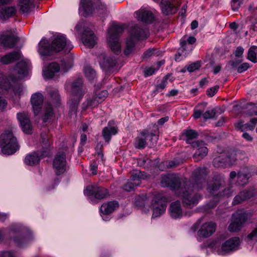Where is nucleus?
I'll list each match as a JSON object with an SVG mask.
<instances>
[{
  "mask_svg": "<svg viewBox=\"0 0 257 257\" xmlns=\"http://www.w3.org/2000/svg\"><path fill=\"white\" fill-rule=\"evenodd\" d=\"M122 26L113 24L108 30L107 41L111 51L115 54L121 52V45L119 42V35L123 32Z\"/></svg>",
  "mask_w": 257,
  "mask_h": 257,
  "instance_id": "423d86ee",
  "label": "nucleus"
},
{
  "mask_svg": "<svg viewBox=\"0 0 257 257\" xmlns=\"http://www.w3.org/2000/svg\"><path fill=\"white\" fill-rule=\"evenodd\" d=\"M81 40L83 44L90 48H93L96 43V37L88 28H84Z\"/></svg>",
  "mask_w": 257,
  "mask_h": 257,
  "instance_id": "aec40b11",
  "label": "nucleus"
},
{
  "mask_svg": "<svg viewBox=\"0 0 257 257\" xmlns=\"http://www.w3.org/2000/svg\"><path fill=\"white\" fill-rule=\"evenodd\" d=\"M83 81L82 78H78L73 81L71 85V95L68 102L69 106L70 112L75 114L80 100L85 92V89L83 85Z\"/></svg>",
  "mask_w": 257,
  "mask_h": 257,
  "instance_id": "7ed1b4c3",
  "label": "nucleus"
},
{
  "mask_svg": "<svg viewBox=\"0 0 257 257\" xmlns=\"http://www.w3.org/2000/svg\"><path fill=\"white\" fill-rule=\"evenodd\" d=\"M102 147V145L101 143L98 144L96 147V153L97 154L98 157L100 158L103 161V155L101 150Z\"/></svg>",
  "mask_w": 257,
  "mask_h": 257,
  "instance_id": "6e6d98bb",
  "label": "nucleus"
},
{
  "mask_svg": "<svg viewBox=\"0 0 257 257\" xmlns=\"http://www.w3.org/2000/svg\"><path fill=\"white\" fill-rule=\"evenodd\" d=\"M16 9L15 7H0V17L4 19H9L15 15Z\"/></svg>",
  "mask_w": 257,
  "mask_h": 257,
  "instance_id": "f704fd0d",
  "label": "nucleus"
},
{
  "mask_svg": "<svg viewBox=\"0 0 257 257\" xmlns=\"http://www.w3.org/2000/svg\"><path fill=\"white\" fill-rule=\"evenodd\" d=\"M40 141L45 145V147H43V150H48L49 153L50 149L48 148L50 146V143L49 142V139L46 134H41Z\"/></svg>",
  "mask_w": 257,
  "mask_h": 257,
  "instance_id": "c03bdc74",
  "label": "nucleus"
},
{
  "mask_svg": "<svg viewBox=\"0 0 257 257\" xmlns=\"http://www.w3.org/2000/svg\"><path fill=\"white\" fill-rule=\"evenodd\" d=\"M200 66V63L199 62H196L189 65L187 67V69L189 72H192L199 69Z\"/></svg>",
  "mask_w": 257,
  "mask_h": 257,
  "instance_id": "8fccbe9b",
  "label": "nucleus"
},
{
  "mask_svg": "<svg viewBox=\"0 0 257 257\" xmlns=\"http://www.w3.org/2000/svg\"><path fill=\"white\" fill-rule=\"evenodd\" d=\"M1 257H14V253L12 251H5L2 252Z\"/></svg>",
  "mask_w": 257,
  "mask_h": 257,
  "instance_id": "774afa93",
  "label": "nucleus"
},
{
  "mask_svg": "<svg viewBox=\"0 0 257 257\" xmlns=\"http://www.w3.org/2000/svg\"><path fill=\"white\" fill-rule=\"evenodd\" d=\"M49 156L48 150L36 151L28 154L24 160L25 163L30 166H35L38 165L41 159Z\"/></svg>",
  "mask_w": 257,
  "mask_h": 257,
  "instance_id": "4468645a",
  "label": "nucleus"
},
{
  "mask_svg": "<svg viewBox=\"0 0 257 257\" xmlns=\"http://www.w3.org/2000/svg\"><path fill=\"white\" fill-rule=\"evenodd\" d=\"M97 164L95 161H94L90 165V170L93 175H96L97 173Z\"/></svg>",
  "mask_w": 257,
  "mask_h": 257,
  "instance_id": "69168bd1",
  "label": "nucleus"
},
{
  "mask_svg": "<svg viewBox=\"0 0 257 257\" xmlns=\"http://www.w3.org/2000/svg\"><path fill=\"white\" fill-rule=\"evenodd\" d=\"M118 203L116 201H108L104 203L100 206V211L104 215H108L113 212L118 207Z\"/></svg>",
  "mask_w": 257,
  "mask_h": 257,
  "instance_id": "c85d7f7f",
  "label": "nucleus"
},
{
  "mask_svg": "<svg viewBox=\"0 0 257 257\" xmlns=\"http://www.w3.org/2000/svg\"><path fill=\"white\" fill-rule=\"evenodd\" d=\"M230 159L228 156L221 155L215 158L213 160V165L215 167L224 168L231 164Z\"/></svg>",
  "mask_w": 257,
  "mask_h": 257,
  "instance_id": "2f4dec72",
  "label": "nucleus"
},
{
  "mask_svg": "<svg viewBox=\"0 0 257 257\" xmlns=\"http://www.w3.org/2000/svg\"><path fill=\"white\" fill-rule=\"evenodd\" d=\"M248 219V215L245 211H237L233 214L232 221L228 226V230L231 232L239 231Z\"/></svg>",
  "mask_w": 257,
  "mask_h": 257,
  "instance_id": "9b49d317",
  "label": "nucleus"
},
{
  "mask_svg": "<svg viewBox=\"0 0 257 257\" xmlns=\"http://www.w3.org/2000/svg\"><path fill=\"white\" fill-rule=\"evenodd\" d=\"M205 145V142L203 141L197 140L192 143V147L197 149L193 156L195 161H201L208 154V150Z\"/></svg>",
  "mask_w": 257,
  "mask_h": 257,
  "instance_id": "f3484780",
  "label": "nucleus"
},
{
  "mask_svg": "<svg viewBox=\"0 0 257 257\" xmlns=\"http://www.w3.org/2000/svg\"><path fill=\"white\" fill-rule=\"evenodd\" d=\"M147 198L146 195L139 196L136 197L135 205L139 208L144 207L146 203Z\"/></svg>",
  "mask_w": 257,
  "mask_h": 257,
  "instance_id": "79ce46f5",
  "label": "nucleus"
},
{
  "mask_svg": "<svg viewBox=\"0 0 257 257\" xmlns=\"http://www.w3.org/2000/svg\"><path fill=\"white\" fill-rule=\"evenodd\" d=\"M17 116L24 133L28 135L31 134L32 125L28 113L19 112L17 113Z\"/></svg>",
  "mask_w": 257,
  "mask_h": 257,
  "instance_id": "6ab92c4d",
  "label": "nucleus"
},
{
  "mask_svg": "<svg viewBox=\"0 0 257 257\" xmlns=\"http://www.w3.org/2000/svg\"><path fill=\"white\" fill-rule=\"evenodd\" d=\"M257 236V227L254 229L251 233L248 234L247 236L248 240H252Z\"/></svg>",
  "mask_w": 257,
  "mask_h": 257,
  "instance_id": "052dcab7",
  "label": "nucleus"
},
{
  "mask_svg": "<svg viewBox=\"0 0 257 257\" xmlns=\"http://www.w3.org/2000/svg\"><path fill=\"white\" fill-rule=\"evenodd\" d=\"M55 172L57 175L64 173L66 171V156L63 152H58L55 156L53 163Z\"/></svg>",
  "mask_w": 257,
  "mask_h": 257,
  "instance_id": "2eb2a0df",
  "label": "nucleus"
},
{
  "mask_svg": "<svg viewBox=\"0 0 257 257\" xmlns=\"http://www.w3.org/2000/svg\"><path fill=\"white\" fill-rule=\"evenodd\" d=\"M219 89V86L215 85L207 90L206 94L210 97L213 96Z\"/></svg>",
  "mask_w": 257,
  "mask_h": 257,
  "instance_id": "3c124183",
  "label": "nucleus"
},
{
  "mask_svg": "<svg viewBox=\"0 0 257 257\" xmlns=\"http://www.w3.org/2000/svg\"><path fill=\"white\" fill-rule=\"evenodd\" d=\"M216 114V111L214 109L206 110L203 114L205 119L212 118Z\"/></svg>",
  "mask_w": 257,
  "mask_h": 257,
  "instance_id": "09e8293b",
  "label": "nucleus"
},
{
  "mask_svg": "<svg viewBox=\"0 0 257 257\" xmlns=\"http://www.w3.org/2000/svg\"><path fill=\"white\" fill-rule=\"evenodd\" d=\"M18 41V38L12 34L2 35L0 37V44L5 47L14 48Z\"/></svg>",
  "mask_w": 257,
  "mask_h": 257,
  "instance_id": "bb28decb",
  "label": "nucleus"
},
{
  "mask_svg": "<svg viewBox=\"0 0 257 257\" xmlns=\"http://www.w3.org/2000/svg\"><path fill=\"white\" fill-rule=\"evenodd\" d=\"M176 0H162L160 7L162 13L165 15H171L177 11L175 6L177 3Z\"/></svg>",
  "mask_w": 257,
  "mask_h": 257,
  "instance_id": "4be33fe9",
  "label": "nucleus"
},
{
  "mask_svg": "<svg viewBox=\"0 0 257 257\" xmlns=\"http://www.w3.org/2000/svg\"><path fill=\"white\" fill-rule=\"evenodd\" d=\"M27 68V63L23 60L19 62L16 66L17 73L22 76H24L26 74Z\"/></svg>",
  "mask_w": 257,
  "mask_h": 257,
  "instance_id": "4c0bfd02",
  "label": "nucleus"
},
{
  "mask_svg": "<svg viewBox=\"0 0 257 257\" xmlns=\"http://www.w3.org/2000/svg\"><path fill=\"white\" fill-rule=\"evenodd\" d=\"M147 177L146 173L144 172L135 170L133 172L129 181L132 182L135 186H138L140 185L142 180L145 179Z\"/></svg>",
  "mask_w": 257,
  "mask_h": 257,
  "instance_id": "7c9ffc66",
  "label": "nucleus"
},
{
  "mask_svg": "<svg viewBox=\"0 0 257 257\" xmlns=\"http://www.w3.org/2000/svg\"><path fill=\"white\" fill-rule=\"evenodd\" d=\"M53 114V108L51 104H48L46 108L45 114L43 116V119L44 122H46L48 119H50Z\"/></svg>",
  "mask_w": 257,
  "mask_h": 257,
  "instance_id": "49530a36",
  "label": "nucleus"
},
{
  "mask_svg": "<svg viewBox=\"0 0 257 257\" xmlns=\"http://www.w3.org/2000/svg\"><path fill=\"white\" fill-rule=\"evenodd\" d=\"M73 48V45L64 35L59 34L51 44L47 40L42 39L39 43L38 52L42 56H48L62 50L69 52Z\"/></svg>",
  "mask_w": 257,
  "mask_h": 257,
  "instance_id": "f03ea898",
  "label": "nucleus"
},
{
  "mask_svg": "<svg viewBox=\"0 0 257 257\" xmlns=\"http://www.w3.org/2000/svg\"><path fill=\"white\" fill-rule=\"evenodd\" d=\"M219 188V185L216 183H214L211 186L207 187L208 191L212 195V197L209 202L205 206V209L206 211L214 208L219 201L221 195L218 192Z\"/></svg>",
  "mask_w": 257,
  "mask_h": 257,
  "instance_id": "dca6fc26",
  "label": "nucleus"
},
{
  "mask_svg": "<svg viewBox=\"0 0 257 257\" xmlns=\"http://www.w3.org/2000/svg\"><path fill=\"white\" fill-rule=\"evenodd\" d=\"M117 133V129L114 126L109 125V122L107 126L103 128L102 132V136L105 141L108 143L112 135H115Z\"/></svg>",
  "mask_w": 257,
  "mask_h": 257,
  "instance_id": "72a5a7b5",
  "label": "nucleus"
},
{
  "mask_svg": "<svg viewBox=\"0 0 257 257\" xmlns=\"http://www.w3.org/2000/svg\"><path fill=\"white\" fill-rule=\"evenodd\" d=\"M100 103L99 100L96 96H92L87 98V100L82 104L83 109H86L88 108H93L97 106Z\"/></svg>",
  "mask_w": 257,
  "mask_h": 257,
  "instance_id": "c9c22d12",
  "label": "nucleus"
},
{
  "mask_svg": "<svg viewBox=\"0 0 257 257\" xmlns=\"http://www.w3.org/2000/svg\"><path fill=\"white\" fill-rule=\"evenodd\" d=\"M167 83L168 77L166 76L163 78L161 82L156 86L155 91L157 92L162 91L166 87Z\"/></svg>",
  "mask_w": 257,
  "mask_h": 257,
  "instance_id": "de8ad7c7",
  "label": "nucleus"
},
{
  "mask_svg": "<svg viewBox=\"0 0 257 257\" xmlns=\"http://www.w3.org/2000/svg\"><path fill=\"white\" fill-rule=\"evenodd\" d=\"M253 195L252 191L250 190H245L240 192L238 195L235 196L232 201L233 205H237L250 198Z\"/></svg>",
  "mask_w": 257,
  "mask_h": 257,
  "instance_id": "c756f323",
  "label": "nucleus"
},
{
  "mask_svg": "<svg viewBox=\"0 0 257 257\" xmlns=\"http://www.w3.org/2000/svg\"><path fill=\"white\" fill-rule=\"evenodd\" d=\"M49 95L52 102L57 105H59L60 100V96L58 91L56 89H53L49 91Z\"/></svg>",
  "mask_w": 257,
  "mask_h": 257,
  "instance_id": "a19ab883",
  "label": "nucleus"
},
{
  "mask_svg": "<svg viewBox=\"0 0 257 257\" xmlns=\"http://www.w3.org/2000/svg\"><path fill=\"white\" fill-rule=\"evenodd\" d=\"M84 71L85 76L89 81H92L95 79L96 72L91 67L86 66L84 68Z\"/></svg>",
  "mask_w": 257,
  "mask_h": 257,
  "instance_id": "37998d69",
  "label": "nucleus"
},
{
  "mask_svg": "<svg viewBox=\"0 0 257 257\" xmlns=\"http://www.w3.org/2000/svg\"><path fill=\"white\" fill-rule=\"evenodd\" d=\"M158 136L148 130H143L135 139L134 146L139 149H143L147 146L152 148L155 146Z\"/></svg>",
  "mask_w": 257,
  "mask_h": 257,
  "instance_id": "0eeeda50",
  "label": "nucleus"
},
{
  "mask_svg": "<svg viewBox=\"0 0 257 257\" xmlns=\"http://www.w3.org/2000/svg\"><path fill=\"white\" fill-rule=\"evenodd\" d=\"M247 175L241 172L237 173V182L239 185H243L247 182Z\"/></svg>",
  "mask_w": 257,
  "mask_h": 257,
  "instance_id": "a18cd8bd",
  "label": "nucleus"
},
{
  "mask_svg": "<svg viewBox=\"0 0 257 257\" xmlns=\"http://www.w3.org/2000/svg\"><path fill=\"white\" fill-rule=\"evenodd\" d=\"M0 146L2 153L8 155L15 153L19 148L16 138L10 131H6L1 135Z\"/></svg>",
  "mask_w": 257,
  "mask_h": 257,
  "instance_id": "39448f33",
  "label": "nucleus"
},
{
  "mask_svg": "<svg viewBox=\"0 0 257 257\" xmlns=\"http://www.w3.org/2000/svg\"><path fill=\"white\" fill-rule=\"evenodd\" d=\"M216 224L210 222L202 224L198 231V235L200 237H208L211 235L216 229Z\"/></svg>",
  "mask_w": 257,
  "mask_h": 257,
  "instance_id": "5701e85b",
  "label": "nucleus"
},
{
  "mask_svg": "<svg viewBox=\"0 0 257 257\" xmlns=\"http://www.w3.org/2000/svg\"><path fill=\"white\" fill-rule=\"evenodd\" d=\"M247 109L246 114L249 111H256V109H257V106L256 104H254L252 103H248L246 105L245 107Z\"/></svg>",
  "mask_w": 257,
  "mask_h": 257,
  "instance_id": "13d9d810",
  "label": "nucleus"
},
{
  "mask_svg": "<svg viewBox=\"0 0 257 257\" xmlns=\"http://www.w3.org/2000/svg\"><path fill=\"white\" fill-rule=\"evenodd\" d=\"M250 66L248 63L245 62L240 64L238 67H237V72L241 73L246 70H247Z\"/></svg>",
  "mask_w": 257,
  "mask_h": 257,
  "instance_id": "5fc2aeb1",
  "label": "nucleus"
},
{
  "mask_svg": "<svg viewBox=\"0 0 257 257\" xmlns=\"http://www.w3.org/2000/svg\"><path fill=\"white\" fill-rule=\"evenodd\" d=\"M84 194L88 196H93L98 200L105 199L109 196L106 189L96 185L87 186L84 190Z\"/></svg>",
  "mask_w": 257,
  "mask_h": 257,
  "instance_id": "ddd939ff",
  "label": "nucleus"
},
{
  "mask_svg": "<svg viewBox=\"0 0 257 257\" xmlns=\"http://www.w3.org/2000/svg\"><path fill=\"white\" fill-rule=\"evenodd\" d=\"M20 53L14 51L7 54L1 58L0 61L4 64H8L20 59Z\"/></svg>",
  "mask_w": 257,
  "mask_h": 257,
  "instance_id": "473e14b6",
  "label": "nucleus"
},
{
  "mask_svg": "<svg viewBox=\"0 0 257 257\" xmlns=\"http://www.w3.org/2000/svg\"><path fill=\"white\" fill-rule=\"evenodd\" d=\"M73 64V59L69 57H66L61 61V67L64 71H68L71 68ZM60 70V66L56 62L50 63L47 67L43 70V75L45 78L51 79L53 78Z\"/></svg>",
  "mask_w": 257,
  "mask_h": 257,
  "instance_id": "6e6552de",
  "label": "nucleus"
},
{
  "mask_svg": "<svg viewBox=\"0 0 257 257\" xmlns=\"http://www.w3.org/2000/svg\"><path fill=\"white\" fill-rule=\"evenodd\" d=\"M196 41V38L193 36L187 37L184 36L180 40V47L177 53L175 55V59L176 61H180L185 58L193 50L192 45Z\"/></svg>",
  "mask_w": 257,
  "mask_h": 257,
  "instance_id": "9d476101",
  "label": "nucleus"
},
{
  "mask_svg": "<svg viewBox=\"0 0 257 257\" xmlns=\"http://www.w3.org/2000/svg\"><path fill=\"white\" fill-rule=\"evenodd\" d=\"M99 58L102 59L99 62L100 65L106 71H111L114 69V67L116 66L117 64V61L115 57L101 55Z\"/></svg>",
  "mask_w": 257,
  "mask_h": 257,
  "instance_id": "412c9836",
  "label": "nucleus"
},
{
  "mask_svg": "<svg viewBox=\"0 0 257 257\" xmlns=\"http://www.w3.org/2000/svg\"><path fill=\"white\" fill-rule=\"evenodd\" d=\"M130 37L126 40V47L124 50L125 55H130L134 50L135 41L144 40L148 37V32L138 25L130 27Z\"/></svg>",
  "mask_w": 257,
  "mask_h": 257,
  "instance_id": "20e7f679",
  "label": "nucleus"
},
{
  "mask_svg": "<svg viewBox=\"0 0 257 257\" xmlns=\"http://www.w3.org/2000/svg\"><path fill=\"white\" fill-rule=\"evenodd\" d=\"M207 173L206 168H196L192 173L190 181L185 182L184 187H181V179L175 174L163 176L161 184L173 191H179L184 206L191 209L197 205L202 198V196L195 190L202 188Z\"/></svg>",
  "mask_w": 257,
  "mask_h": 257,
  "instance_id": "f257e3e1",
  "label": "nucleus"
},
{
  "mask_svg": "<svg viewBox=\"0 0 257 257\" xmlns=\"http://www.w3.org/2000/svg\"><path fill=\"white\" fill-rule=\"evenodd\" d=\"M169 213L172 218L177 219L183 215L182 209L179 201L172 202L169 206Z\"/></svg>",
  "mask_w": 257,
  "mask_h": 257,
  "instance_id": "cd10ccee",
  "label": "nucleus"
},
{
  "mask_svg": "<svg viewBox=\"0 0 257 257\" xmlns=\"http://www.w3.org/2000/svg\"><path fill=\"white\" fill-rule=\"evenodd\" d=\"M168 168H172L178 166L180 164V162L177 160H173L169 162H166Z\"/></svg>",
  "mask_w": 257,
  "mask_h": 257,
  "instance_id": "e2e57ef3",
  "label": "nucleus"
},
{
  "mask_svg": "<svg viewBox=\"0 0 257 257\" xmlns=\"http://www.w3.org/2000/svg\"><path fill=\"white\" fill-rule=\"evenodd\" d=\"M135 187V184H134L132 182L128 181L123 186L122 188L124 191L130 192L134 189Z\"/></svg>",
  "mask_w": 257,
  "mask_h": 257,
  "instance_id": "864d4df0",
  "label": "nucleus"
},
{
  "mask_svg": "<svg viewBox=\"0 0 257 257\" xmlns=\"http://www.w3.org/2000/svg\"><path fill=\"white\" fill-rule=\"evenodd\" d=\"M246 58L254 63H257V46H252L249 48Z\"/></svg>",
  "mask_w": 257,
  "mask_h": 257,
  "instance_id": "58836bf2",
  "label": "nucleus"
},
{
  "mask_svg": "<svg viewBox=\"0 0 257 257\" xmlns=\"http://www.w3.org/2000/svg\"><path fill=\"white\" fill-rule=\"evenodd\" d=\"M108 92L106 90H103L101 92V93L99 94L97 97L98 99L101 101L104 100L107 96Z\"/></svg>",
  "mask_w": 257,
  "mask_h": 257,
  "instance_id": "338daca9",
  "label": "nucleus"
},
{
  "mask_svg": "<svg viewBox=\"0 0 257 257\" xmlns=\"http://www.w3.org/2000/svg\"><path fill=\"white\" fill-rule=\"evenodd\" d=\"M7 105L6 100L0 96V110H3Z\"/></svg>",
  "mask_w": 257,
  "mask_h": 257,
  "instance_id": "0e129e2a",
  "label": "nucleus"
},
{
  "mask_svg": "<svg viewBox=\"0 0 257 257\" xmlns=\"http://www.w3.org/2000/svg\"><path fill=\"white\" fill-rule=\"evenodd\" d=\"M240 243L239 237H234L229 239L222 244L221 250L219 251V254L224 255L226 253L237 250Z\"/></svg>",
  "mask_w": 257,
  "mask_h": 257,
  "instance_id": "a211bd4d",
  "label": "nucleus"
},
{
  "mask_svg": "<svg viewBox=\"0 0 257 257\" xmlns=\"http://www.w3.org/2000/svg\"><path fill=\"white\" fill-rule=\"evenodd\" d=\"M30 239L29 237L25 236L21 232H18L14 237V240L17 245L22 246L27 243Z\"/></svg>",
  "mask_w": 257,
  "mask_h": 257,
  "instance_id": "e433bc0d",
  "label": "nucleus"
},
{
  "mask_svg": "<svg viewBox=\"0 0 257 257\" xmlns=\"http://www.w3.org/2000/svg\"><path fill=\"white\" fill-rule=\"evenodd\" d=\"M80 5L83 11V16L86 17L93 13L102 15L106 11L105 5L100 0H81Z\"/></svg>",
  "mask_w": 257,
  "mask_h": 257,
  "instance_id": "1a4fd4ad",
  "label": "nucleus"
},
{
  "mask_svg": "<svg viewBox=\"0 0 257 257\" xmlns=\"http://www.w3.org/2000/svg\"><path fill=\"white\" fill-rule=\"evenodd\" d=\"M136 18L143 22L150 24L154 20V16L152 12L146 9H140L135 13Z\"/></svg>",
  "mask_w": 257,
  "mask_h": 257,
  "instance_id": "a878e982",
  "label": "nucleus"
},
{
  "mask_svg": "<svg viewBox=\"0 0 257 257\" xmlns=\"http://www.w3.org/2000/svg\"><path fill=\"white\" fill-rule=\"evenodd\" d=\"M156 49H149L144 52L143 54V57L145 58H148L155 55Z\"/></svg>",
  "mask_w": 257,
  "mask_h": 257,
  "instance_id": "4d7b16f0",
  "label": "nucleus"
},
{
  "mask_svg": "<svg viewBox=\"0 0 257 257\" xmlns=\"http://www.w3.org/2000/svg\"><path fill=\"white\" fill-rule=\"evenodd\" d=\"M43 100V96L40 93L37 92L32 95L31 102L35 115L39 113L42 108Z\"/></svg>",
  "mask_w": 257,
  "mask_h": 257,
  "instance_id": "b1692460",
  "label": "nucleus"
},
{
  "mask_svg": "<svg viewBox=\"0 0 257 257\" xmlns=\"http://www.w3.org/2000/svg\"><path fill=\"white\" fill-rule=\"evenodd\" d=\"M242 2V0H232L231 1V7L234 11H236L240 7Z\"/></svg>",
  "mask_w": 257,
  "mask_h": 257,
  "instance_id": "603ef678",
  "label": "nucleus"
},
{
  "mask_svg": "<svg viewBox=\"0 0 257 257\" xmlns=\"http://www.w3.org/2000/svg\"><path fill=\"white\" fill-rule=\"evenodd\" d=\"M167 204V198L160 195L155 196L152 203L153 209L152 217H158L164 214L166 209Z\"/></svg>",
  "mask_w": 257,
  "mask_h": 257,
  "instance_id": "f8f14e48",
  "label": "nucleus"
},
{
  "mask_svg": "<svg viewBox=\"0 0 257 257\" xmlns=\"http://www.w3.org/2000/svg\"><path fill=\"white\" fill-rule=\"evenodd\" d=\"M241 62L240 60H235L230 61L229 62V64L231 66V68L233 70H236L237 71V67H239V64Z\"/></svg>",
  "mask_w": 257,
  "mask_h": 257,
  "instance_id": "bf43d9fd",
  "label": "nucleus"
},
{
  "mask_svg": "<svg viewBox=\"0 0 257 257\" xmlns=\"http://www.w3.org/2000/svg\"><path fill=\"white\" fill-rule=\"evenodd\" d=\"M244 52L243 48L241 46H238L237 47L235 52V56L237 57H242L243 53Z\"/></svg>",
  "mask_w": 257,
  "mask_h": 257,
  "instance_id": "680f3d73",
  "label": "nucleus"
},
{
  "mask_svg": "<svg viewBox=\"0 0 257 257\" xmlns=\"http://www.w3.org/2000/svg\"><path fill=\"white\" fill-rule=\"evenodd\" d=\"M18 6L21 13L28 14L35 8V0H19Z\"/></svg>",
  "mask_w": 257,
  "mask_h": 257,
  "instance_id": "393cba45",
  "label": "nucleus"
},
{
  "mask_svg": "<svg viewBox=\"0 0 257 257\" xmlns=\"http://www.w3.org/2000/svg\"><path fill=\"white\" fill-rule=\"evenodd\" d=\"M184 135L186 137V142L187 144H191L192 145L193 142H192L193 139H196L198 136V133L193 130H186L184 133Z\"/></svg>",
  "mask_w": 257,
  "mask_h": 257,
  "instance_id": "ea45409f",
  "label": "nucleus"
}]
</instances>
